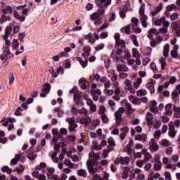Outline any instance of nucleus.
Segmentation results:
<instances>
[{
    "mask_svg": "<svg viewBox=\"0 0 180 180\" xmlns=\"http://www.w3.org/2000/svg\"><path fill=\"white\" fill-rule=\"evenodd\" d=\"M98 160H101V153H95V152L91 151L89 154V160L86 162V165L90 174H96V172L101 171L102 167H98V165H99Z\"/></svg>",
    "mask_w": 180,
    "mask_h": 180,
    "instance_id": "1",
    "label": "nucleus"
},
{
    "mask_svg": "<svg viewBox=\"0 0 180 180\" xmlns=\"http://www.w3.org/2000/svg\"><path fill=\"white\" fill-rule=\"evenodd\" d=\"M153 22L155 26H162L163 25L164 27H160L159 29V32H158V34L160 33L162 34H164L168 32V27H169V25H171V22L167 20V18L165 16H162L160 19L153 18Z\"/></svg>",
    "mask_w": 180,
    "mask_h": 180,
    "instance_id": "2",
    "label": "nucleus"
},
{
    "mask_svg": "<svg viewBox=\"0 0 180 180\" xmlns=\"http://www.w3.org/2000/svg\"><path fill=\"white\" fill-rule=\"evenodd\" d=\"M121 105L122 108H120L118 110L115 112V116L117 122H122V115L124 112V110L130 112L133 110L131 108V104L127 102V100L124 99L121 101Z\"/></svg>",
    "mask_w": 180,
    "mask_h": 180,
    "instance_id": "3",
    "label": "nucleus"
},
{
    "mask_svg": "<svg viewBox=\"0 0 180 180\" xmlns=\"http://www.w3.org/2000/svg\"><path fill=\"white\" fill-rule=\"evenodd\" d=\"M47 167V165L46 162H41L39 165H37L34 168V171L32 172V175L35 179L38 180H46L47 176H46V174H40L39 171H41V169H44V168H46Z\"/></svg>",
    "mask_w": 180,
    "mask_h": 180,
    "instance_id": "4",
    "label": "nucleus"
},
{
    "mask_svg": "<svg viewBox=\"0 0 180 180\" xmlns=\"http://www.w3.org/2000/svg\"><path fill=\"white\" fill-rule=\"evenodd\" d=\"M84 53H82V56L84 58H85V60H82L81 57H77V60L81 64V65L83 67V68H85L86 65H88V57H89V54H91V46H85L84 48Z\"/></svg>",
    "mask_w": 180,
    "mask_h": 180,
    "instance_id": "5",
    "label": "nucleus"
},
{
    "mask_svg": "<svg viewBox=\"0 0 180 180\" xmlns=\"http://www.w3.org/2000/svg\"><path fill=\"white\" fill-rule=\"evenodd\" d=\"M0 123H3V126L5 127H6L9 123H11L8 127V130L11 131L15 127L13 123H16V119L12 117H8L6 119V117H4V119L0 121Z\"/></svg>",
    "mask_w": 180,
    "mask_h": 180,
    "instance_id": "6",
    "label": "nucleus"
},
{
    "mask_svg": "<svg viewBox=\"0 0 180 180\" xmlns=\"http://www.w3.org/2000/svg\"><path fill=\"white\" fill-rule=\"evenodd\" d=\"M131 178L135 179L136 180H143L145 179L146 175H144V172L141 169L136 168L133 170Z\"/></svg>",
    "mask_w": 180,
    "mask_h": 180,
    "instance_id": "7",
    "label": "nucleus"
},
{
    "mask_svg": "<svg viewBox=\"0 0 180 180\" xmlns=\"http://www.w3.org/2000/svg\"><path fill=\"white\" fill-rule=\"evenodd\" d=\"M123 84L124 89L126 91V92H130V94H136V90L134 89L133 84L131 85V81H130V79H126L123 82Z\"/></svg>",
    "mask_w": 180,
    "mask_h": 180,
    "instance_id": "8",
    "label": "nucleus"
},
{
    "mask_svg": "<svg viewBox=\"0 0 180 180\" xmlns=\"http://www.w3.org/2000/svg\"><path fill=\"white\" fill-rule=\"evenodd\" d=\"M149 150L150 153H155L156 151H158L160 150V146L155 141V139H151L149 141Z\"/></svg>",
    "mask_w": 180,
    "mask_h": 180,
    "instance_id": "9",
    "label": "nucleus"
},
{
    "mask_svg": "<svg viewBox=\"0 0 180 180\" xmlns=\"http://www.w3.org/2000/svg\"><path fill=\"white\" fill-rule=\"evenodd\" d=\"M70 94H75V102L76 105L79 103V99H81V93L78 91V87L75 86L72 89L70 90Z\"/></svg>",
    "mask_w": 180,
    "mask_h": 180,
    "instance_id": "10",
    "label": "nucleus"
},
{
    "mask_svg": "<svg viewBox=\"0 0 180 180\" xmlns=\"http://www.w3.org/2000/svg\"><path fill=\"white\" fill-rule=\"evenodd\" d=\"M150 40V46L151 47H157L158 44L162 43L163 38L160 35H157L156 38H151Z\"/></svg>",
    "mask_w": 180,
    "mask_h": 180,
    "instance_id": "11",
    "label": "nucleus"
},
{
    "mask_svg": "<svg viewBox=\"0 0 180 180\" xmlns=\"http://www.w3.org/2000/svg\"><path fill=\"white\" fill-rule=\"evenodd\" d=\"M111 81L112 88L115 89V95H120V87H119V82L117 81V77L112 78Z\"/></svg>",
    "mask_w": 180,
    "mask_h": 180,
    "instance_id": "12",
    "label": "nucleus"
},
{
    "mask_svg": "<svg viewBox=\"0 0 180 180\" xmlns=\"http://www.w3.org/2000/svg\"><path fill=\"white\" fill-rule=\"evenodd\" d=\"M134 169L129 167H124L122 168V179H127L130 176V174L133 175Z\"/></svg>",
    "mask_w": 180,
    "mask_h": 180,
    "instance_id": "13",
    "label": "nucleus"
},
{
    "mask_svg": "<svg viewBox=\"0 0 180 180\" xmlns=\"http://www.w3.org/2000/svg\"><path fill=\"white\" fill-rule=\"evenodd\" d=\"M90 94L91 96H93V99L95 102H98V101H99V97L102 96V91L99 89H91Z\"/></svg>",
    "mask_w": 180,
    "mask_h": 180,
    "instance_id": "14",
    "label": "nucleus"
},
{
    "mask_svg": "<svg viewBox=\"0 0 180 180\" xmlns=\"http://www.w3.org/2000/svg\"><path fill=\"white\" fill-rule=\"evenodd\" d=\"M14 25H16V22L12 21L11 22H10V25L6 27L4 31V35H3V39H4V40H6V39L9 37L11 33H12V27Z\"/></svg>",
    "mask_w": 180,
    "mask_h": 180,
    "instance_id": "15",
    "label": "nucleus"
},
{
    "mask_svg": "<svg viewBox=\"0 0 180 180\" xmlns=\"http://www.w3.org/2000/svg\"><path fill=\"white\" fill-rule=\"evenodd\" d=\"M168 127H169V131H168L169 137H172V138L175 137V136H176V131H175V124H174V122H169Z\"/></svg>",
    "mask_w": 180,
    "mask_h": 180,
    "instance_id": "16",
    "label": "nucleus"
},
{
    "mask_svg": "<svg viewBox=\"0 0 180 180\" xmlns=\"http://www.w3.org/2000/svg\"><path fill=\"white\" fill-rule=\"evenodd\" d=\"M105 15V10H98L97 12H95L91 15V20H96L101 18H103V15Z\"/></svg>",
    "mask_w": 180,
    "mask_h": 180,
    "instance_id": "17",
    "label": "nucleus"
},
{
    "mask_svg": "<svg viewBox=\"0 0 180 180\" xmlns=\"http://www.w3.org/2000/svg\"><path fill=\"white\" fill-rule=\"evenodd\" d=\"M97 6L103 9L112 4V0H96Z\"/></svg>",
    "mask_w": 180,
    "mask_h": 180,
    "instance_id": "18",
    "label": "nucleus"
},
{
    "mask_svg": "<svg viewBox=\"0 0 180 180\" xmlns=\"http://www.w3.org/2000/svg\"><path fill=\"white\" fill-rule=\"evenodd\" d=\"M134 27H136V25L133 24H129L128 26L121 28L120 30L122 33L130 34V33H133V32H134Z\"/></svg>",
    "mask_w": 180,
    "mask_h": 180,
    "instance_id": "19",
    "label": "nucleus"
},
{
    "mask_svg": "<svg viewBox=\"0 0 180 180\" xmlns=\"http://www.w3.org/2000/svg\"><path fill=\"white\" fill-rule=\"evenodd\" d=\"M66 122L69 123V130L70 131H75V129L78 127V125L77 123H75V121L74 120V118H67Z\"/></svg>",
    "mask_w": 180,
    "mask_h": 180,
    "instance_id": "20",
    "label": "nucleus"
},
{
    "mask_svg": "<svg viewBox=\"0 0 180 180\" xmlns=\"http://www.w3.org/2000/svg\"><path fill=\"white\" fill-rule=\"evenodd\" d=\"M11 57H13V55L11 53V49H9V47H6L3 54L1 56V60H8Z\"/></svg>",
    "mask_w": 180,
    "mask_h": 180,
    "instance_id": "21",
    "label": "nucleus"
},
{
    "mask_svg": "<svg viewBox=\"0 0 180 180\" xmlns=\"http://www.w3.org/2000/svg\"><path fill=\"white\" fill-rule=\"evenodd\" d=\"M50 89H51V86L50 84H44L42 87V92L40 94V96L41 98H46V96H47V94L50 92Z\"/></svg>",
    "mask_w": 180,
    "mask_h": 180,
    "instance_id": "22",
    "label": "nucleus"
},
{
    "mask_svg": "<svg viewBox=\"0 0 180 180\" xmlns=\"http://www.w3.org/2000/svg\"><path fill=\"white\" fill-rule=\"evenodd\" d=\"M146 86L148 91H150V94H154L155 92V89H154V80L153 79H148Z\"/></svg>",
    "mask_w": 180,
    "mask_h": 180,
    "instance_id": "23",
    "label": "nucleus"
},
{
    "mask_svg": "<svg viewBox=\"0 0 180 180\" xmlns=\"http://www.w3.org/2000/svg\"><path fill=\"white\" fill-rule=\"evenodd\" d=\"M141 84H143V79H141V77H137V78L134 79V80L132 83L134 89L135 91H136V89H139V88H140V85H141Z\"/></svg>",
    "mask_w": 180,
    "mask_h": 180,
    "instance_id": "24",
    "label": "nucleus"
},
{
    "mask_svg": "<svg viewBox=\"0 0 180 180\" xmlns=\"http://www.w3.org/2000/svg\"><path fill=\"white\" fill-rule=\"evenodd\" d=\"M100 82L104 84V89H108L110 88V81L106 77H102L100 79Z\"/></svg>",
    "mask_w": 180,
    "mask_h": 180,
    "instance_id": "25",
    "label": "nucleus"
},
{
    "mask_svg": "<svg viewBox=\"0 0 180 180\" xmlns=\"http://www.w3.org/2000/svg\"><path fill=\"white\" fill-rule=\"evenodd\" d=\"M149 110L152 113H154V115H157V113H158V108H157V101H151Z\"/></svg>",
    "mask_w": 180,
    "mask_h": 180,
    "instance_id": "26",
    "label": "nucleus"
},
{
    "mask_svg": "<svg viewBox=\"0 0 180 180\" xmlns=\"http://www.w3.org/2000/svg\"><path fill=\"white\" fill-rule=\"evenodd\" d=\"M172 103H169L167 104L165 107V116H172Z\"/></svg>",
    "mask_w": 180,
    "mask_h": 180,
    "instance_id": "27",
    "label": "nucleus"
},
{
    "mask_svg": "<svg viewBox=\"0 0 180 180\" xmlns=\"http://www.w3.org/2000/svg\"><path fill=\"white\" fill-rule=\"evenodd\" d=\"M27 6L23 5V6H19L17 7V11H20V13L22 15H27V13L29 11H30V8H27Z\"/></svg>",
    "mask_w": 180,
    "mask_h": 180,
    "instance_id": "28",
    "label": "nucleus"
},
{
    "mask_svg": "<svg viewBox=\"0 0 180 180\" xmlns=\"http://www.w3.org/2000/svg\"><path fill=\"white\" fill-rule=\"evenodd\" d=\"M77 123L81 122L82 124H91V122H92V120L91 117H88L86 118H78L76 121Z\"/></svg>",
    "mask_w": 180,
    "mask_h": 180,
    "instance_id": "29",
    "label": "nucleus"
},
{
    "mask_svg": "<svg viewBox=\"0 0 180 180\" xmlns=\"http://www.w3.org/2000/svg\"><path fill=\"white\" fill-rule=\"evenodd\" d=\"M129 101L134 105H141V99H140L134 96H130Z\"/></svg>",
    "mask_w": 180,
    "mask_h": 180,
    "instance_id": "30",
    "label": "nucleus"
},
{
    "mask_svg": "<svg viewBox=\"0 0 180 180\" xmlns=\"http://www.w3.org/2000/svg\"><path fill=\"white\" fill-rule=\"evenodd\" d=\"M134 140L137 141H146V140H147V135L145 134H136L134 136Z\"/></svg>",
    "mask_w": 180,
    "mask_h": 180,
    "instance_id": "31",
    "label": "nucleus"
},
{
    "mask_svg": "<svg viewBox=\"0 0 180 180\" xmlns=\"http://www.w3.org/2000/svg\"><path fill=\"white\" fill-rule=\"evenodd\" d=\"M121 53H123L122 51L118 50L117 52L116 51H112V52L111 53L110 57L111 58H112V60L114 61H117L119 60V54H120Z\"/></svg>",
    "mask_w": 180,
    "mask_h": 180,
    "instance_id": "32",
    "label": "nucleus"
},
{
    "mask_svg": "<svg viewBox=\"0 0 180 180\" xmlns=\"http://www.w3.org/2000/svg\"><path fill=\"white\" fill-rule=\"evenodd\" d=\"M79 86H80L81 89H86L88 85L86 84V80L85 78L82 77L79 79Z\"/></svg>",
    "mask_w": 180,
    "mask_h": 180,
    "instance_id": "33",
    "label": "nucleus"
},
{
    "mask_svg": "<svg viewBox=\"0 0 180 180\" xmlns=\"http://www.w3.org/2000/svg\"><path fill=\"white\" fill-rule=\"evenodd\" d=\"M154 34H158L157 30L155 28H150L147 33V37H148L149 39H153Z\"/></svg>",
    "mask_w": 180,
    "mask_h": 180,
    "instance_id": "34",
    "label": "nucleus"
},
{
    "mask_svg": "<svg viewBox=\"0 0 180 180\" xmlns=\"http://www.w3.org/2000/svg\"><path fill=\"white\" fill-rule=\"evenodd\" d=\"M173 110L174 112V117L176 119H179L180 117V107H176V105H173Z\"/></svg>",
    "mask_w": 180,
    "mask_h": 180,
    "instance_id": "35",
    "label": "nucleus"
},
{
    "mask_svg": "<svg viewBox=\"0 0 180 180\" xmlns=\"http://www.w3.org/2000/svg\"><path fill=\"white\" fill-rule=\"evenodd\" d=\"M14 18L17 19L18 20H20V22H25L26 20V18L23 15H21L19 12L14 11Z\"/></svg>",
    "mask_w": 180,
    "mask_h": 180,
    "instance_id": "36",
    "label": "nucleus"
},
{
    "mask_svg": "<svg viewBox=\"0 0 180 180\" xmlns=\"http://www.w3.org/2000/svg\"><path fill=\"white\" fill-rule=\"evenodd\" d=\"M117 47H120L121 49H126V43L124 42V40L120 39L116 41L115 49H119Z\"/></svg>",
    "mask_w": 180,
    "mask_h": 180,
    "instance_id": "37",
    "label": "nucleus"
},
{
    "mask_svg": "<svg viewBox=\"0 0 180 180\" xmlns=\"http://www.w3.org/2000/svg\"><path fill=\"white\" fill-rule=\"evenodd\" d=\"M163 56L167 58L169 56V44H166L163 47Z\"/></svg>",
    "mask_w": 180,
    "mask_h": 180,
    "instance_id": "38",
    "label": "nucleus"
},
{
    "mask_svg": "<svg viewBox=\"0 0 180 180\" xmlns=\"http://www.w3.org/2000/svg\"><path fill=\"white\" fill-rule=\"evenodd\" d=\"M140 19L143 27H147V21L148 20V17L147 15H142L140 17Z\"/></svg>",
    "mask_w": 180,
    "mask_h": 180,
    "instance_id": "39",
    "label": "nucleus"
},
{
    "mask_svg": "<svg viewBox=\"0 0 180 180\" xmlns=\"http://www.w3.org/2000/svg\"><path fill=\"white\" fill-rule=\"evenodd\" d=\"M117 70L119 72H126L129 71V68L124 65H117Z\"/></svg>",
    "mask_w": 180,
    "mask_h": 180,
    "instance_id": "40",
    "label": "nucleus"
},
{
    "mask_svg": "<svg viewBox=\"0 0 180 180\" xmlns=\"http://www.w3.org/2000/svg\"><path fill=\"white\" fill-rule=\"evenodd\" d=\"M131 142H129L123 149L124 153H127L128 154H131L133 153V149H131Z\"/></svg>",
    "mask_w": 180,
    "mask_h": 180,
    "instance_id": "41",
    "label": "nucleus"
},
{
    "mask_svg": "<svg viewBox=\"0 0 180 180\" xmlns=\"http://www.w3.org/2000/svg\"><path fill=\"white\" fill-rule=\"evenodd\" d=\"M159 63L160 64V66H161V69L162 70H165V67H167V59L165 57H162L159 59Z\"/></svg>",
    "mask_w": 180,
    "mask_h": 180,
    "instance_id": "42",
    "label": "nucleus"
},
{
    "mask_svg": "<svg viewBox=\"0 0 180 180\" xmlns=\"http://www.w3.org/2000/svg\"><path fill=\"white\" fill-rule=\"evenodd\" d=\"M108 77L112 79V78H118L117 74H116V70L113 69H110L108 70Z\"/></svg>",
    "mask_w": 180,
    "mask_h": 180,
    "instance_id": "43",
    "label": "nucleus"
},
{
    "mask_svg": "<svg viewBox=\"0 0 180 180\" xmlns=\"http://www.w3.org/2000/svg\"><path fill=\"white\" fill-rule=\"evenodd\" d=\"M65 165H67L69 168H77V165L75 164L72 163L70 159L66 158L64 162Z\"/></svg>",
    "mask_w": 180,
    "mask_h": 180,
    "instance_id": "44",
    "label": "nucleus"
},
{
    "mask_svg": "<svg viewBox=\"0 0 180 180\" xmlns=\"http://www.w3.org/2000/svg\"><path fill=\"white\" fill-rule=\"evenodd\" d=\"M161 11H162V7L161 6H158L156 8L151 12L152 16H157V15H158Z\"/></svg>",
    "mask_w": 180,
    "mask_h": 180,
    "instance_id": "45",
    "label": "nucleus"
},
{
    "mask_svg": "<svg viewBox=\"0 0 180 180\" xmlns=\"http://www.w3.org/2000/svg\"><path fill=\"white\" fill-rule=\"evenodd\" d=\"M20 158H22V155H17L15 158H14L11 161V165H16L19 161H20Z\"/></svg>",
    "mask_w": 180,
    "mask_h": 180,
    "instance_id": "46",
    "label": "nucleus"
},
{
    "mask_svg": "<svg viewBox=\"0 0 180 180\" xmlns=\"http://www.w3.org/2000/svg\"><path fill=\"white\" fill-rule=\"evenodd\" d=\"M142 153L143 154H145V158H146V161H150V160H151V158H153V156L151 155V154H150V153L147 152L146 148L142 149Z\"/></svg>",
    "mask_w": 180,
    "mask_h": 180,
    "instance_id": "47",
    "label": "nucleus"
},
{
    "mask_svg": "<svg viewBox=\"0 0 180 180\" xmlns=\"http://www.w3.org/2000/svg\"><path fill=\"white\" fill-rule=\"evenodd\" d=\"M129 162H130V158H120V164H122V165H128Z\"/></svg>",
    "mask_w": 180,
    "mask_h": 180,
    "instance_id": "48",
    "label": "nucleus"
},
{
    "mask_svg": "<svg viewBox=\"0 0 180 180\" xmlns=\"http://www.w3.org/2000/svg\"><path fill=\"white\" fill-rule=\"evenodd\" d=\"M161 124H162L161 120L155 119L153 124V129H160L161 127Z\"/></svg>",
    "mask_w": 180,
    "mask_h": 180,
    "instance_id": "49",
    "label": "nucleus"
},
{
    "mask_svg": "<svg viewBox=\"0 0 180 180\" xmlns=\"http://www.w3.org/2000/svg\"><path fill=\"white\" fill-rule=\"evenodd\" d=\"M137 96H146L147 95V90L145 89H140L136 91Z\"/></svg>",
    "mask_w": 180,
    "mask_h": 180,
    "instance_id": "50",
    "label": "nucleus"
},
{
    "mask_svg": "<svg viewBox=\"0 0 180 180\" xmlns=\"http://www.w3.org/2000/svg\"><path fill=\"white\" fill-rule=\"evenodd\" d=\"M146 120L148 122V124H153V119H154V117L153 116V114L150 112H147L146 113Z\"/></svg>",
    "mask_w": 180,
    "mask_h": 180,
    "instance_id": "51",
    "label": "nucleus"
},
{
    "mask_svg": "<svg viewBox=\"0 0 180 180\" xmlns=\"http://www.w3.org/2000/svg\"><path fill=\"white\" fill-rule=\"evenodd\" d=\"M77 175H79V176H82L83 178H86L87 175L86 170L84 169H79V170H77Z\"/></svg>",
    "mask_w": 180,
    "mask_h": 180,
    "instance_id": "52",
    "label": "nucleus"
},
{
    "mask_svg": "<svg viewBox=\"0 0 180 180\" xmlns=\"http://www.w3.org/2000/svg\"><path fill=\"white\" fill-rule=\"evenodd\" d=\"M162 167V162H155V164L153 165V168H154L155 171H160Z\"/></svg>",
    "mask_w": 180,
    "mask_h": 180,
    "instance_id": "53",
    "label": "nucleus"
},
{
    "mask_svg": "<svg viewBox=\"0 0 180 180\" xmlns=\"http://www.w3.org/2000/svg\"><path fill=\"white\" fill-rule=\"evenodd\" d=\"M141 56V55L140 54V52L139 51V50H137V49L134 48L132 49V56L134 58H140Z\"/></svg>",
    "mask_w": 180,
    "mask_h": 180,
    "instance_id": "54",
    "label": "nucleus"
},
{
    "mask_svg": "<svg viewBox=\"0 0 180 180\" xmlns=\"http://www.w3.org/2000/svg\"><path fill=\"white\" fill-rule=\"evenodd\" d=\"M160 146L162 147H169V146H171V143L168 139H164L160 141Z\"/></svg>",
    "mask_w": 180,
    "mask_h": 180,
    "instance_id": "55",
    "label": "nucleus"
},
{
    "mask_svg": "<svg viewBox=\"0 0 180 180\" xmlns=\"http://www.w3.org/2000/svg\"><path fill=\"white\" fill-rule=\"evenodd\" d=\"M18 47H19V41H18V39H13L12 41L13 50H18Z\"/></svg>",
    "mask_w": 180,
    "mask_h": 180,
    "instance_id": "56",
    "label": "nucleus"
},
{
    "mask_svg": "<svg viewBox=\"0 0 180 180\" xmlns=\"http://www.w3.org/2000/svg\"><path fill=\"white\" fill-rule=\"evenodd\" d=\"M172 98L174 101H175V102H176V101L179 100V95H178V91H174L172 93Z\"/></svg>",
    "mask_w": 180,
    "mask_h": 180,
    "instance_id": "57",
    "label": "nucleus"
},
{
    "mask_svg": "<svg viewBox=\"0 0 180 180\" xmlns=\"http://www.w3.org/2000/svg\"><path fill=\"white\" fill-rule=\"evenodd\" d=\"M161 134H162V133L161 132V131L160 130H156L154 134H153V137L154 139H155L156 140H160V137H161Z\"/></svg>",
    "mask_w": 180,
    "mask_h": 180,
    "instance_id": "58",
    "label": "nucleus"
},
{
    "mask_svg": "<svg viewBox=\"0 0 180 180\" xmlns=\"http://www.w3.org/2000/svg\"><path fill=\"white\" fill-rule=\"evenodd\" d=\"M130 124L132 126H137L138 124H140V119L139 118H134L130 121Z\"/></svg>",
    "mask_w": 180,
    "mask_h": 180,
    "instance_id": "59",
    "label": "nucleus"
},
{
    "mask_svg": "<svg viewBox=\"0 0 180 180\" xmlns=\"http://www.w3.org/2000/svg\"><path fill=\"white\" fill-rule=\"evenodd\" d=\"M13 12V9H12V7L11 6H7L6 7V9L3 10L4 13H10L11 14Z\"/></svg>",
    "mask_w": 180,
    "mask_h": 180,
    "instance_id": "60",
    "label": "nucleus"
},
{
    "mask_svg": "<svg viewBox=\"0 0 180 180\" xmlns=\"http://www.w3.org/2000/svg\"><path fill=\"white\" fill-rule=\"evenodd\" d=\"M90 79L91 81H99L101 80V76L98 74H95L90 76Z\"/></svg>",
    "mask_w": 180,
    "mask_h": 180,
    "instance_id": "61",
    "label": "nucleus"
},
{
    "mask_svg": "<svg viewBox=\"0 0 180 180\" xmlns=\"http://www.w3.org/2000/svg\"><path fill=\"white\" fill-rule=\"evenodd\" d=\"M126 12H127V9L122 8L120 11V16L122 19H124L126 18Z\"/></svg>",
    "mask_w": 180,
    "mask_h": 180,
    "instance_id": "62",
    "label": "nucleus"
},
{
    "mask_svg": "<svg viewBox=\"0 0 180 180\" xmlns=\"http://www.w3.org/2000/svg\"><path fill=\"white\" fill-rule=\"evenodd\" d=\"M96 134L100 137V139H106V135L102 134V129H98L96 130Z\"/></svg>",
    "mask_w": 180,
    "mask_h": 180,
    "instance_id": "63",
    "label": "nucleus"
},
{
    "mask_svg": "<svg viewBox=\"0 0 180 180\" xmlns=\"http://www.w3.org/2000/svg\"><path fill=\"white\" fill-rule=\"evenodd\" d=\"M165 168H167V169H170V171H175L176 169V165L167 164L165 166Z\"/></svg>",
    "mask_w": 180,
    "mask_h": 180,
    "instance_id": "64",
    "label": "nucleus"
}]
</instances>
